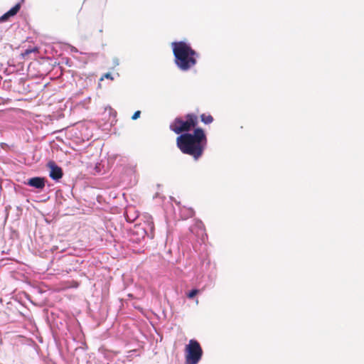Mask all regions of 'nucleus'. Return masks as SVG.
I'll return each instance as SVG.
<instances>
[{"mask_svg":"<svg viewBox=\"0 0 364 364\" xmlns=\"http://www.w3.org/2000/svg\"><path fill=\"white\" fill-rule=\"evenodd\" d=\"M144 227H141V224L137 225L135 226L136 229L137 234H139V230H141L140 233L142 237H144L146 235L153 237H154V223L153 221V218L150 215H144Z\"/></svg>","mask_w":364,"mask_h":364,"instance_id":"obj_4","label":"nucleus"},{"mask_svg":"<svg viewBox=\"0 0 364 364\" xmlns=\"http://www.w3.org/2000/svg\"><path fill=\"white\" fill-rule=\"evenodd\" d=\"M198 292H199V290L193 289L187 294V297L188 299H193L194 296H196L198 294Z\"/></svg>","mask_w":364,"mask_h":364,"instance_id":"obj_11","label":"nucleus"},{"mask_svg":"<svg viewBox=\"0 0 364 364\" xmlns=\"http://www.w3.org/2000/svg\"><path fill=\"white\" fill-rule=\"evenodd\" d=\"M186 364H198L202 358L203 351L198 341L191 339L185 349Z\"/></svg>","mask_w":364,"mask_h":364,"instance_id":"obj_3","label":"nucleus"},{"mask_svg":"<svg viewBox=\"0 0 364 364\" xmlns=\"http://www.w3.org/2000/svg\"><path fill=\"white\" fill-rule=\"evenodd\" d=\"M105 78L106 79H109L110 80H114V77H112V75L110 74V73H105L104 74L100 79V82L102 81ZM98 87H101V83L99 82L98 84Z\"/></svg>","mask_w":364,"mask_h":364,"instance_id":"obj_10","label":"nucleus"},{"mask_svg":"<svg viewBox=\"0 0 364 364\" xmlns=\"http://www.w3.org/2000/svg\"><path fill=\"white\" fill-rule=\"evenodd\" d=\"M200 120L205 124H209L213 122V117L210 114H202Z\"/></svg>","mask_w":364,"mask_h":364,"instance_id":"obj_8","label":"nucleus"},{"mask_svg":"<svg viewBox=\"0 0 364 364\" xmlns=\"http://www.w3.org/2000/svg\"><path fill=\"white\" fill-rule=\"evenodd\" d=\"M27 184L30 186L42 190L45 187V178L41 177H33L28 179Z\"/></svg>","mask_w":364,"mask_h":364,"instance_id":"obj_6","label":"nucleus"},{"mask_svg":"<svg viewBox=\"0 0 364 364\" xmlns=\"http://www.w3.org/2000/svg\"><path fill=\"white\" fill-rule=\"evenodd\" d=\"M171 47L174 63L180 70L187 71L196 65L198 54L189 44L184 41L173 42Z\"/></svg>","mask_w":364,"mask_h":364,"instance_id":"obj_2","label":"nucleus"},{"mask_svg":"<svg viewBox=\"0 0 364 364\" xmlns=\"http://www.w3.org/2000/svg\"><path fill=\"white\" fill-rule=\"evenodd\" d=\"M48 166L50 168L49 176L52 179L58 181L63 177L62 168L57 166L54 161H50Z\"/></svg>","mask_w":364,"mask_h":364,"instance_id":"obj_5","label":"nucleus"},{"mask_svg":"<svg viewBox=\"0 0 364 364\" xmlns=\"http://www.w3.org/2000/svg\"><path fill=\"white\" fill-rule=\"evenodd\" d=\"M140 114H141V112L139 110L136 111L134 113V114L132 115V119H133V120L137 119L140 117Z\"/></svg>","mask_w":364,"mask_h":364,"instance_id":"obj_12","label":"nucleus"},{"mask_svg":"<svg viewBox=\"0 0 364 364\" xmlns=\"http://www.w3.org/2000/svg\"><path fill=\"white\" fill-rule=\"evenodd\" d=\"M130 210H131V208H129V209L127 210V211H126V215H127V220H129V221H134V219H135V218H129V215H128V213H129V211Z\"/></svg>","mask_w":364,"mask_h":364,"instance_id":"obj_13","label":"nucleus"},{"mask_svg":"<svg viewBox=\"0 0 364 364\" xmlns=\"http://www.w3.org/2000/svg\"><path fill=\"white\" fill-rule=\"evenodd\" d=\"M198 117L194 113H188L183 117H178L170 124L169 128L174 133L179 134L176 138V145L185 154L191 156L198 160L203 154L208 144L205 131L196 127Z\"/></svg>","mask_w":364,"mask_h":364,"instance_id":"obj_1","label":"nucleus"},{"mask_svg":"<svg viewBox=\"0 0 364 364\" xmlns=\"http://www.w3.org/2000/svg\"><path fill=\"white\" fill-rule=\"evenodd\" d=\"M20 9L21 4L19 3L16 4L9 11L0 17V21H6L10 17L14 16L19 11Z\"/></svg>","mask_w":364,"mask_h":364,"instance_id":"obj_7","label":"nucleus"},{"mask_svg":"<svg viewBox=\"0 0 364 364\" xmlns=\"http://www.w3.org/2000/svg\"><path fill=\"white\" fill-rule=\"evenodd\" d=\"M32 53H38V48L34 47V48H28V49L25 50L24 52H23L21 53V55H22V57L23 58H26V57H28Z\"/></svg>","mask_w":364,"mask_h":364,"instance_id":"obj_9","label":"nucleus"}]
</instances>
